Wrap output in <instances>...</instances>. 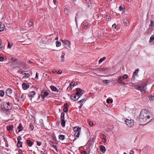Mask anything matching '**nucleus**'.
<instances>
[{
    "label": "nucleus",
    "mask_w": 154,
    "mask_h": 154,
    "mask_svg": "<svg viewBox=\"0 0 154 154\" xmlns=\"http://www.w3.org/2000/svg\"><path fill=\"white\" fill-rule=\"evenodd\" d=\"M152 118L150 112L147 110L144 109H142L139 115V119L142 123H145Z\"/></svg>",
    "instance_id": "nucleus-1"
},
{
    "label": "nucleus",
    "mask_w": 154,
    "mask_h": 154,
    "mask_svg": "<svg viewBox=\"0 0 154 154\" xmlns=\"http://www.w3.org/2000/svg\"><path fill=\"white\" fill-rule=\"evenodd\" d=\"M129 84H131V85H132L135 89L139 90L141 92L143 93H145V86H146V85L144 83H142L140 85H136L134 83H131Z\"/></svg>",
    "instance_id": "nucleus-2"
},
{
    "label": "nucleus",
    "mask_w": 154,
    "mask_h": 154,
    "mask_svg": "<svg viewBox=\"0 0 154 154\" xmlns=\"http://www.w3.org/2000/svg\"><path fill=\"white\" fill-rule=\"evenodd\" d=\"M126 124L129 127H133L134 125V121L132 119H127L125 120Z\"/></svg>",
    "instance_id": "nucleus-3"
},
{
    "label": "nucleus",
    "mask_w": 154,
    "mask_h": 154,
    "mask_svg": "<svg viewBox=\"0 0 154 154\" xmlns=\"http://www.w3.org/2000/svg\"><path fill=\"white\" fill-rule=\"evenodd\" d=\"M60 40L63 44V46H65L66 48H71V42L70 41L66 39L63 40L61 39Z\"/></svg>",
    "instance_id": "nucleus-4"
},
{
    "label": "nucleus",
    "mask_w": 154,
    "mask_h": 154,
    "mask_svg": "<svg viewBox=\"0 0 154 154\" xmlns=\"http://www.w3.org/2000/svg\"><path fill=\"white\" fill-rule=\"evenodd\" d=\"M123 79L122 76H120L118 77V80H117V81L118 84L123 85H126L128 84V83H125L122 82V81Z\"/></svg>",
    "instance_id": "nucleus-5"
},
{
    "label": "nucleus",
    "mask_w": 154,
    "mask_h": 154,
    "mask_svg": "<svg viewBox=\"0 0 154 154\" xmlns=\"http://www.w3.org/2000/svg\"><path fill=\"white\" fill-rule=\"evenodd\" d=\"M76 92L75 93L76 95H77L79 97L83 94L84 92H83L82 89H81L80 88H77L76 89Z\"/></svg>",
    "instance_id": "nucleus-6"
},
{
    "label": "nucleus",
    "mask_w": 154,
    "mask_h": 154,
    "mask_svg": "<svg viewBox=\"0 0 154 154\" xmlns=\"http://www.w3.org/2000/svg\"><path fill=\"white\" fill-rule=\"evenodd\" d=\"M19 72H21L23 75H25L22 77L23 79H26L29 77L30 75L29 73H26L24 72V71H23L22 69L19 70L18 71Z\"/></svg>",
    "instance_id": "nucleus-7"
},
{
    "label": "nucleus",
    "mask_w": 154,
    "mask_h": 154,
    "mask_svg": "<svg viewBox=\"0 0 154 154\" xmlns=\"http://www.w3.org/2000/svg\"><path fill=\"white\" fill-rule=\"evenodd\" d=\"M71 99L73 101H76L78 100L79 98V97L76 94H73L71 95L70 96Z\"/></svg>",
    "instance_id": "nucleus-8"
},
{
    "label": "nucleus",
    "mask_w": 154,
    "mask_h": 154,
    "mask_svg": "<svg viewBox=\"0 0 154 154\" xmlns=\"http://www.w3.org/2000/svg\"><path fill=\"white\" fill-rule=\"evenodd\" d=\"M49 93L47 91H42L41 93V95L42 98L44 99L45 97L48 95Z\"/></svg>",
    "instance_id": "nucleus-9"
},
{
    "label": "nucleus",
    "mask_w": 154,
    "mask_h": 154,
    "mask_svg": "<svg viewBox=\"0 0 154 154\" xmlns=\"http://www.w3.org/2000/svg\"><path fill=\"white\" fill-rule=\"evenodd\" d=\"M22 86L24 90H26L29 87V85L28 84L23 83L22 84Z\"/></svg>",
    "instance_id": "nucleus-10"
},
{
    "label": "nucleus",
    "mask_w": 154,
    "mask_h": 154,
    "mask_svg": "<svg viewBox=\"0 0 154 154\" xmlns=\"http://www.w3.org/2000/svg\"><path fill=\"white\" fill-rule=\"evenodd\" d=\"M1 107L4 111L8 110L9 109H11V106H0V109Z\"/></svg>",
    "instance_id": "nucleus-11"
},
{
    "label": "nucleus",
    "mask_w": 154,
    "mask_h": 154,
    "mask_svg": "<svg viewBox=\"0 0 154 154\" xmlns=\"http://www.w3.org/2000/svg\"><path fill=\"white\" fill-rule=\"evenodd\" d=\"M35 91H32L30 92L28 94V95L29 97H34V95H35ZM32 99V98H31Z\"/></svg>",
    "instance_id": "nucleus-12"
},
{
    "label": "nucleus",
    "mask_w": 154,
    "mask_h": 154,
    "mask_svg": "<svg viewBox=\"0 0 154 154\" xmlns=\"http://www.w3.org/2000/svg\"><path fill=\"white\" fill-rule=\"evenodd\" d=\"M83 28L85 29H87L88 28V23L87 22H84L83 23Z\"/></svg>",
    "instance_id": "nucleus-13"
},
{
    "label": "nucleus",
    "mask_w": 154,
    "mask_h": 154,
    "mask_svg": "<svg viewBox=\"0 0 154 154\" xmlns=\"http://www.w3.org/2000/svg\"><path fill=\"white\" fill-rule=\"evenodd\" d=\"M12 93V90L10 88H8L7 90L6 91V93L8 95V96H9L11 95Z\"/></svg>",
    "instance_id": "nucleus-14"
},
{
    "label": "nucleus",
    "mask_w": 154,
    "mask_h": 154,
    "mask_svg": "<svg viewBox=\"0 0 154 154\" xmlns=\"http://www.w3.org/2000/svg\"><path fill=\"white\" fill-rule=\"evenodd\" d=\"M50 88H51V90L54 91H58L59 90L57 89V88L54 87V86L53 85H51L50 86Z\"/></svg>",
    "instance_id": "nucleus-15"
},
{
    "label": "nucleus",
    "mask_w": 154,
    "mask_h": 154,
    "mask_svg": "<svg viewBox=\"0 0 154 154\" xmlns=\"http://www.w3.org/2000/svg\"><path fill=\"white\" fill-rule=\"evenodd\" d=\"M100 149L103 153H104L106 152V149L103 146H100Z\"/></svg>",
    "instance_id": "nucleus-16"
},
{
    "label": "nucleus",
    "mask_w": 154,
    "mask_h": 154,
    "mask_svg": "<svg viewBox=\"0 0 154 154\" xmlns=\"http://www.w3.org/2000/svg\"><path fill=\"white\" fill-rule=\"evenodd\" d=\"M18 128L19 129L18 131L19 132L23 130V127L21 123H20L19 124V125L18 127Z\"/></svg>",
    "instance_id": "nucleus-17"
},
{
    "label": "nucleus",
    "mask_w": 154,
    "mask_h": 154,
    "mask_svg": "<svg viewBox=\"0 0 154 154\" xmlns=\"http://www.w3.org/2000/svg\"><path fill=\"white\" fill-rule=\"evenodd\" d=\"M86 1L89 7H91L92 6V4L90 0H86Z\"/></svg>",
    "instance_id": "nucleus-18"
},
{
    "label": "nucleus",
    "mask_w": 154,
    "mask_h": 154,
    "mask_svg": "<svg viewBox=\"0 0 154 154\" xmlns=\"http://www.w3.org/2000/svg\"><path fill=\"white\" fill-rule=\"evenodd\" d=\"M80 131L81 130H79L75 132V133L74 134L75 137H79Z\"/></svg>",
    "instance_id": "nucleus-19"
},
{
    "label": "nucleus",
    "mask_w": 154,
    "mask_h": 154,
    "mask_svg": "<svg viewBox=\"0 0 154 154\" xmlns=\"http://www.w3.org/2000/svg\"><path fill=\"white\" fill-rule=\"evenodd\" d=\"M6 128L8 131L12 130L14 128V126L13 125L11 126L8 125L7 126Z\"/></svg>",
    "instance_id": "nucleus-20"
},
{
    "label": "nucleus",
    "mask_w": 154,
    "mask_h": 154,
    "mask_svg": "<svg viewBox=\"0 0 154 154\" xmlns=\"http://www.w3.org/2000/svg\"><path fill=\"white\" fill-rule=\"evenodd\" d=\"M61 120V125L63 127H64L65 125L66 122L65 119H62Z\"/></svg>",
    "instance_id": "nucleus-21"
},
{
    "label": "nucleus",
    "mask_w": 154,
    "mask_h": 154,
    "mask_svg": "<svg viewBox=\"0 0 154 154\" xmlns=\"http://www.w3.org/2000/svg\"><path fill=\"white\" fill-rule=\"evenodd\" d=\"M81 128L79 127H75L73 128V130L74 132H76L78 131L81 130Z\"/></svg>",
    "instance_id": "nucleus-22"
},
{
    "label": "nucleus",
    "mask_w": 154,
    "mask_h": 154,
    "mask_svg": "<svg viewBox=\"0 0 154 154\" xmlns=\"http://www.w3.org/2000/svg\"><path fill=\"white\" fill-rule=\"evenodd\" d=\"M26 94H23L21 96L20 98L23 101L25 100L26 98Z\"/></svg>",
    "instance_id": "nucleus-23"
},
{
    "label": "nucleus",
    "mask_w": 154,
    "mask_h": 154,
    "mask_svg": "<svg viewBox=\"0 0 154 154\" xmlns=\"http://www.w3.org/2000/svg\"><path fill=\"white\" fill-rule=\"evenodd\" d=\"M26 143L28 144V146H31L32 145V143L29 140H27Z\"/></svg>",
    "instance_id": "nucleus-24"
},
{
    "label": "nucleus",
    "mask_w": 154,
    "mask_h": 154,
    "mask_svg": "<svg viewBox=\"0 0 154 154\" xmlns=\"http://www.w3.org/2000/svg\"><path fill=\"white\" fill-rule=\"evenodd\" d=\"M148 148L147 146L144 147L143 149V151L145 153H147L148 152Z\"/></svg>",
    "instance_id": "nucleus-25"
},
{
    "label": "nucleus",
    "mask_w": 154,
    "mask_h": 154,
    "mask_svg": "<svg viewBox=\"0 0 154 154\" xmlns=\"http://www.w3.org/2000/svg\"><path fill=\"white\" fill-rule=\"evenodd\" d=\"M110 82V81L109 80H103V81L102 83H104L106 85H107L108 83H109Z\"/></svg>",
    "instance_id": "nucleus-26"
},
{
    "label": "nucleus",
    "mask_w": 154,
    "mask_h": 154,
    "mask_svg": "<svg viewBox=\"0 0 154 154\" xmlns=\"http://www.w3.org/2000/svg\"><path fill=\"white\" fill-rule=\"evenodd\" d=\"M4 25L3 24H0V32L4 30Z\"/></svg>",
    "instance_id": "nucleus-27"
},
{
    "label": "nucleus",
    "mask_w": 154,
    "mask_h": 154,
    "mask_svg": "<svg viewBox=\"0 0 154 154\" xmlns=\"http://www.w3.org/2000/svg\"><path fill=\"white\" fill-rule=\"evenodd\" d=\"M64 116H65V113L63 112H62L61 114V116H60L61 120L65 119Z\"/></svg>",
    "instance_id": "nucleus-28"
},
{
    "label": "nucleus",
    "mask_w": 154,
    "mask_h": 154,
    "mask_svg": "<svg viewBox=\"0 0 154 154\" xmlns=\"http://www.w3.org/2000/svg\"><path fill=\"white\" fill-rule=\"evenodd\" d=\"M103 138L102 140L103 142L105 143L106 141V136L104 134H103Z\"/></svg>",
    "instance_id": "nucleus-29"
},
{
    "label": "nucleus",
    "mask_w": 154,
    "mask_h": 154,
    "mask_svg": "<svg viewBox=\"0 0 154 154\" xmlns=\"http://www.w3.org/2000/svg\"><path fill=\"white\" fill-rule=\"evenodd\" d=\"M56 46L57 47H60L61 45V43L59 41H56Z\"/></svg>",
    "instance_id": "nucleus-30"
},
{
    "label": "nucleus",
    "mask_w": 154,
    "mask_h": 154,
    "mask_svg": "<svg viewBox=\"0 0 154 154\" xmlns=\"http://www.w3.org/2000/svg\"><path fill=\"white\" fill-rule=\"evenodd\" d=\"M112 102L113 100L112 99H107L106 100V102L107 103H112Z\"/></svg>",
    "instance_id": "nucleus-31"
},
{
    "label": "nucleus",
    "mask_w": 154,
    "mask_h": 154,
    "mask_svg": "<svg viewBox=\"0 0 154 154\" xmlns=\"http://www.w3.org/2000/svg\"><path fill=\"white\" fill-rule=\"evenodd\" d=\"M87 98V97H85L81 100H80L78 102V103H83V102L85 101L86 100Z\"/></svg>",
    "instance_id": "nucleus-32"
},
{
    "label": "nucleus",
    "mask_w": 154,
    "mask_h": 154,
    "mask_svg": "<svg viewBox=\"0 0 154 154\" xmlns=\"http://www.w3.org/2000/svg\"><path fill=\"white\" fill-rule=\"evenodd\" d=\"M149 99L150 101L154 100V95H153L152 94L150 95L149 97Z\"/></svg>",
    "instance_id": "nucleus-33"
},
{
    "label": "nucleus",
    "mask_w": 154,
    "mask_h": 154,
    "mask_svg": "<svg viewBox=\"0 0 154 154\" xmlns=\"http://www.w3.org/2000/svg\"><path fill=\"white\" fill-rule=\"evenodd\" d=\"M59 138L60 140H63L64 139V136L63 135H60L59 136Z\"/></svg>",
    "instance_id": "nucleus-34"
},
{
    "label": "nucleus",
    "mask_w": 154,
    "mask_h": 154,
    "mask_svg": "<svg viewBox=\"0 0 154 154\" xmlns=\"http://www.w3.org/2000/svg\"><path fill=\"white\" fill-rule=\"evenodd\" d=\"M22 143L20 141H18L17 145L18 147H21L22 146Z\"/></svg>",
    "instance_id": "nucleus-35"
},
{
    "label": "nucleus",
    "mask_w": 154,
    "mask_h": 154,
    "mask_svg": "<svg viewBox=\"0 0 154 154\" xmlns=\"http://www.w3.org/2000/svg\"><path fill=\"white\" fill-rule=\"evenodd\" d=\"M64 12L66 14H68L69 13V10L67 8H66L64 9Z\"/></svg>",
    "instance_id": "nucleus-36"
},
{
    "label": "nucleus",
    "mask_w": 154,
    "mask_h": 154,
    "mask_svg": "<svg viewBox=\"0 0 154 154\" xmlns=\"http://www.w3.org/2000/svg\"><path fill=\"white\" fill-rule=\"evenodd\" d=\"M107 69V68H106L103 67V68H100V71L103 72H104Z\"/></svg>",
    "instance_id": "nucleus-37"
},
{
    "label": "nucleus",
    "mask_w": 154,
    "mask_h": 154,
    "mask_svg": "<svg viewBox=\"0 0 154 154\" xmlns=\"http://www.w3.org/2000/svg\"><path fill=\"white\" fill-rule=\"evenodd\" d=\"M5 94V92L3 90L0 91V96L3 97Z\"/></svg>",
    "instance_id": "nucleus-38"
},
{
    "label": "nucleus",
    "mask_w": 154,
    "mask_h": 154,
    "mask_svg": "<svg viewBox=\"0 0 154 154\" xmlns=\"http://www.w3.org/2000/svg\"><path fill=\"white\" fill-rule=\"evenodd\" d=\"M106 59L105 57H103L102 58H101L99 61V63H101L104 60Z\"/></svg>",
    "instance_id": "nucleus-39"
},
{
    "label": "nucleus",
    "mask_w": 154,
    "mask_h": 154,
    "mask_svg": "<svg viewBox=\"0 0 154 154\" xmlns=\"http://www.w3.org/2000/svg\"><path fill=\"white\" fill-rule=\"evenodd\" d=\"M154 40V34L152 35L150 38L149 41L150 42H152Z\"/></svg>",
    "instance_id": "nucleus-40"
},
{
    "label": "nucleus",
    "mask_w": 154,
    "mask_h": 154,
    "mask_svg": "<svg viewBox=\"0 0 154 154\" xmlns=\"http://www.w3.org/2000/svg\"><path fill=\"white\" fill-rule=\"evenodd\" d=\"M150 27L154 26V22L153 20H151L150 24L149 25Z\"/></svg>",
    "instance_id": "nucleus-41"
},
{
    "label": "nucleus",
    "mask_w": 154,
    "mask_h": 154,
    "mask_svg": "<svg viewBox=\"0 0 154 154\" xmlns=\"http://www.w3.org/2000/svg\"><path fill=\"white\" fill-rule=\"evenodd\" d=\"M138 71H139V69H137L133 73V74H134V75H135L136 76L137 75V74H138Z\"/></svg>",
    "instance_id": "nucleus-42"
},
{
    "label": "nucleus",
    "mask_w": 154,
    "mask_h": 154,
    "mask_svg": "<svg viewBox=\"0 0 154 154\" xmlns=\"http://www.w3.org/2000/svg\"><path fill=\"white\" fill-rule=\"evenodd\" d=\"M51 146L54 149H55L56 151H58L56 145L52 144L51 145Z\"/></svg>",
    "instance_id": "nucleus-43"
},
{
    "label": "nucleus",
    "mask_w": 154,
    "mask_h": 154,
    "mask_svg": "<svg viewBox=\"0 0 154 154\" xmlns=\"http://www.w3.org/2000/svg\"><path fill=\"white\" fill-rule=\"evenodd\" d=\"M106 19L107 21H110L111 19L110 16L109 15H107L106 16Z\"/></svg>",
    "instance_id": "nucleus-44"
},
{
    "label": "nucleus",
    "mask_w": 154,
    "mask_h": 154,
    "mask_svg": "<svg viewBox=\"0 0 154 154\" xmlns=\"http://www.w3.org/2000/svg\"><path fill=\"white\" fill-rule=\"evenodd\" d=\"M128 75L126 74H125L122 76L123 79H127L128 78Z\"/></svg>",
    "instance_id": "nucleus-45"
},
{
    "label": "nucleus",
    "mask_w": 154,
    "mask_h": 154,
    "mask_svg": "<svg viewBox=\"0 0 154 154\" xmlns=\"http://www.w3.org/2000/svg\"><path fill=\"white\" fill-rule=\"evenodd\" d=\"M66 107L63 109V111L65 112H66L68 111V108L67 107L68 106H65Z\"/></svg>",
    "instance_id": "nucleus-46"
},
{
    "label": "nucleus",
    "mask_w": 154,
    "mask_h": 154,
    "mask_svg": "<svg viewBox=\"0 0 154 154\" xmlns=\"http://www.w3.org/2000/svg\"><path fill=\"white\" fill-rule=\"evenodd\" d=\"M135 75H134V74L133 75L132 78L131 79V82H134V81L135 79Z\"/></svg>",
    "instance_id": "nucleus-47"
},
{
    "label": "nucleus",
    "mask_w": 154,
    "mask_h": 154,
    "mask_svg": "<svg viewBox=\"0 0 154 154\" xmlns=\"http://www.w3.org/2000/svg\"><path fill=\"white\" fill-rule=\"evenodd\" d=\"M72 85H69L68 87L67 88V89L68 90L69 89V90H71L73 87V86L72 87Z\"/></svg>",
    "instance_id": "nucleus-48"
},
{
    "label": "nucleus",
    "mask_w": 154,
    "mask_h": 154,
    "mask_svg": "<svg viewBox=\"0 0 154 154\" xmlns=\"http://www.w3.org/2000/svg\"><path fill=\"white\" fill-rule=\"evenodd\" d=\"M127 21V19L126 18H124L123 19V22L124 23H126Z\"/></svg>",
    "instance_id": "nucleus-49"
},
{
    "label": "nucleus",
    "mask_w": 154,
    "mask_h": 154,
    "mask_svg": "<svg viewBox=\"0 0 154 154\" xmlns=\"http://www.w3.org/2000/svg\"><path fill=\"white\" fill-rule=\"evenodd\" d=\"M29 26H32V22L31 20H29Z\"/></svg>",
    "instance_id": "nucleus-50"
},
{
    "label": "nucleus",
    "mask_w": 154,
    "mask_h": 154,
    "mask_svg": "<svg viewBox=\"0 0 154 154\" xmlns=\"http://www.w3.org/2000/svg\"><path fill=\"white\" fill-rule=\"evenodd\" d=\"M37 145L38 146H40L41 145V144H42V143L41 142H40V141H37Z\"/></svg>",
    "instance_id": "nucleus-51"
},
{
    "label": "nucleus",
    "mask_w": 154,
    "mask_h": 154,
    "mask_svg": "<svg viewBox=\"0 0 154 154\" xmlns=\"http://www.w3.org/2000/svg\"><path fill=\"white\" fill-rule=\"evenodd\" d=\"M17 154H23L22 150L19 149L18 150V153Z\"/></svg>",
    "instance_id": "nucleus-52"
},
{
    "label": "nucleus",
    "mask_w": 154,
    "mask_h": 154,
    "mask_svg": "<svg viewBox=\"0 0 154 154\" xmlns=\"http://www.w3.org/2000/svg\"><path fill=\"white\" fill-rule=\"evenodd\" d=\"M93 123L92 122H89V125L91 126H92L93 125Z\"/></svg>",
    "instance_id": "nucleus-53"
},
{
    "label": "nucleus",
    "mask_w": 154,
    "mask_h": 154,
    "mask_svg": "<svg viewBox=\"0 0 154 154\" xmlns=\"http://www.w3.org/2000/svg\"><path fill=\"white\" fill-rule=\"evenodd\" d=\"M30 128L31 130L32 131L34 129V126L32 125H30Z\"/></svg>",
    "instance_id": "nucleus-54"
},
{
    "label": "nucleus",
    "mask_w": 154,
    "mask_h": 154,
    "mask_svg": "<svg viewBox=\"0 0 154 154\" xmlns=\"http://www.w3.org/2000/svg\"><path fill=\"white\" fill-rule=\"evenodd\" d=\"M38 74L37 72H36V76L35 78V79H37L38 78Z\"/></svg>",
    "instance_id": "nucleus-55"
},
{
    "label": "nucleus",
    "mask_w": 154,
    "mask_h": 154,
    "mask_svg": "<svg viewBox=\"0 0 154 154\" xmlns=\"http://www.w3.org/2000/svg\"><path fill=\"white\" fill-rule=\"evenodd\" d=\"M61 58L62 59V61H63L64 59V55H62L61 56Z\"/></svg>",
    "instance_id": "nucleus-56"
},
{
    "label": "nucleus",
    "mask_w": 154,
    "mask_h": 154,
    "mask_svg": "<svg viewBox=\"0 0 154 154\" xmlns=\"http://www.w3.org/2000/svg\"><path fill=\"white\" fill-rule=\"evenodd\" d=\"M70 85H72L74 87L75 86V83L73 82H72L70 84Z\"/></svg>",
    "instance_id": "nucleus-57"
},
{
    "label": "nucleus",
    "mask_w": 154,
    "mask_h": 154,
    "mask_svg": "<svg viewBox=\"0 0 154 154\" xmlns=\"http://www.w3.org/2000/svg\"><path fill=\"white\" fill-rule=\"evenodd\" d=\"M12 45H11L9 42L8 43V47L9 48H11V47L12 46Z\"/></svg>",
    "instance_id": "nucleus-58"
},
{
    "label": "nucleus",
    "mask_w": 154,
    "mask_h": 154,
    "mask_svg": "<svg viewBox=\"0 0 154 154\" xmlns=\"http://www.w3.org/2000/svg\"><path fill=\"white\" fill-rule=\"evenodd\" d=\"M120 10V11H122L124 8H123V7L122 6H120L119 8Z\"/></svg>",
    "instance_id": "nucleus-59"
},
{
    "label": "nucleus",
    "mask_w": 154,
    "mask_h": 154,
    "mask_svg": "<svg viewBox=\"0 0 154 154\" xmlns=\"http://www.w3.org/2000/svg\"><path fill=\"white\" fill-rule=\"evenodd\" d=\"M113 28H116V25L115 23L112 26Z\"/></svg>",
    "instance_id": "nucleus-60"
},
{
    "label": "nucleus",
    "mask_w": 154,
    "mask_h": 154,
    "mask_svg": "<svg viewBox=\"0 0 154 154\" xmlns=\"http://www.w3.org/2000/svg\"><path fill=\"white\" fill-rule=\"evenodd\" d=\"M4 60V58L2 57H0V61H2Z\"/></svg>",
    "instance_id": "nucleus-61"
},
{
    "label": "nucleus",
    "mask_w": 154,
    "mask_h": 154,
    "mask_svg": "<svg viewBox=\"0 0 154 154\" xmlns=\"http://www.w3.org/2000/svg\"><path fill=\"white\" fill-rule=\"evenodd\" d=\"M2 42L0 40V50H2Z\"/></svg>",
    "instance_id": "nucleus-62"
},
{
    "label": "nucleus",
    "mask_w": 154,
    "mask_h": 154,
    "mask_svg": "<svg viewBox=\"0 0 154 154\" xmlns=\"http://www.w3.org/2000/svg\"><path fill=\"white\" fill-rule=\"evenodd\" d=\"M17 139L18 141H20V140L21 139V137L20 136H18L17 138Z\"/></svg>",
    "instance_id": "nucleus-63"
},
{
    "label": "nucleus",
    "mask_w": 154,
    "mask_h": 154,
    "mask_svg": "<svg viewBox=\"0 0 154 154\" xmlns=\"http://www.w3.org/2000/svg\"><path fill=\"white\" fill-rule=\"evenodd\" d=\"M17 59H15L14 60H13V58H12L11 59V60L12 61L14 62V63L16 61H17Z\"/></svg>",
    "instance_id": "nucleus-64"
}]
</instances>
